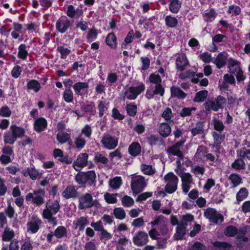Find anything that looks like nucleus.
Instances as JSON below:
<instances>
[{"label":"nucleus","instance_id":"f257e3e1","mask_svg":"<svg viewBox=\"0 0 250 250\" xmlns=\"http://www.w3.org/2000/svg\"><path fill=\"white\" fill-rule=\"evenodd\" d=\"M74 177L75 181L82 187H91L95 186L96 183V174L94 170L87 171H78Z\"/></svg>","mask_w":250,"mask_h":250},{"label":"nucleus","instance_id":"f03ea898","mask_svg":"<svg viewBox=\"0 0 250 250\" xmlns=\"http://www.w3.org/2000/svg\"><path fill=\"white\" fill-rule=\"evenodd\" d=\"M44 190L40 188L34 190L32 193H28L25 196V200L27 203L31 202L37 207H40L44 203Z\"/></svg>","mask_w":250,"mask_h":250},{"label":"nucleus","instance_id":"7ed1b4c3","mask_svg":"<svg viewBox=\"0 0 250 250\" xmlns=\"http://www.w3.org/2000/svg\"><path fill=\"white\" fill-rule=\"evenodd\" d=\"M74 21L70 20L65 16L61 17L56 23V31L62 34L71 30L73 26Z\"/></svg>","mask_w":250,"mask_h":250},{"label":"nucleus","instance_id":"20e7f679","mask_svg":"<svg viewBox=\"0 0 250 250\" xmlns=\"http://www.w3.org/2000/svg\"><path fill=\"white\" fill-rule=\"evenodd\" d=\"M145 85L143 83L137 86H130L125 91L122 99L125 100L126 98L130 100H135L138 96L145 90Z\"/></svg>","mask_w":250,"mask_h":250},{"label":"nucleus","instance_id":"39448f33","mask_svg":"<svg viewBox=\"0 0 250 250\" xmlns=\"http://www.w3.org/2000/svg\"><path fill=\"white\" fill-rule=\"evenodd\" d=\"M205 217L211 222L216 224H221L224 221V216L218 213L215 208H208L204 212Z\"/></svg>","mask_w":250,"mask_h":250},{"label":"nucleus","instance_id":"423d86ee","mask_svg":"<svg viewBox=\"0 0 250 250\" xmlns=\"http://www.w3.org/2000/svg\"><path fill=\"white\" fill-rule=\"evenodd\" d=\"M101 143L104 148L108 150H112L117 146L118 140L115 136H112L109 134H104Z\"/></svg>","mask_w":250,"mask_h":250},{"label":"nucleus","instance_id":"0eeeda50","mask_svg":"<svg viewBox=\"0 0 250 250\" xmlns=\"http://www.w3.org/2000/svg\"><path fill=\"white\" fill-rule=\"evenodd\" d=\"M78 208L80 209H84L92 207L97 200H93V197L90 193H86L79 198Z\"/></svg>","mask_w":250,"mask_h":250},{"label":"nucleus","instance_id":"6e6552de","mask_svg":"<svg viewBox=\"0 0 250 250\" xmlns=\"http://www.w3.org/2000/svg\"><path fill=\"white\" fill-rule=\"evenodd\" d=\"M146 186L145 179L142 176H139L133 179L131 183V189L135 193L141 192L145 189Z\"/></svg>","mask_w":250,"mask_h":250},{"label":"nucleus","instance_id":"1a4fd4ad","mask_svg":"<svg viewBox=\"0 0 250 250\" xmlns=\"http://www.w3.org/2000/svg\"><path fill=\"white\" fill-rule=\"evenodd\" d=\"M88 155L86 153H82L78 155L76 160H75L72 165L73 168L77 171L80 170L79 168H83L88 165Z\"/></svg>","mask_w":250,"mask_h":250},{"label":"nucleus","instance_id":"9d476101","mask_svg":"<svg viewBox=\"0 0 250 250\" xmlns=\"http://www.w3.org/2000/svg\"><path fill=\"white\" fill-rule=\"evenodd\" d=\"M42 224V221L37 216L33 215L32 217L31 220L27 223V230L28 232L32 234L37 233Z\"/></svg>","mask_w":250,"mask_h":250},{"label":"nucleus","instance_id":"9b49d317","mask_svg":"<svg viewBox=\"0 0 250 250\" xmlns=\"http://www.w3.org/2000/svg\"><path fill=\"white\" fill-rule=\"evenodd\" d=\"M148 241L147 234L143 231H139L135 233L133 238V242L137 246H143L146 244Z\"/></svg>","mask_w":250,"mask_h":250},{"label":"nucleus","instance_id":"f8f14e48","mask_svg":"<svg viewBox=\"0 0 250 250\" xmlns=\"http://www.w3.org/2000/svg\"><path fill=\"white\" fill-rule=\"evenodd\" d=\"M72 87L76 95L83 97L87 93L89 85L86 82H78L73 84Z\"/></svg>","mask_w":250,"mask_h":250},{"label":"nucleus","instance_id":"ddd939ff","mask_svg":"<svg viewBox=\"0 0 250 250\" xmlns=\"http://www.w3.org/2000/svg\"><path fill=\"white\" fill-rule=\"evenodd\" d=\"M49 202L50 200H48L46 202L45 208L43 209L42 214H47L48 212L52 213V214H56L59 211L60 206L58 200H54L51 204H50Z\"/></svg>","mask_w":250,"mask_h":250},{"label":"nucleus","instance_id":"4468645a","mask_svg":"<svg viewBox=\"0 0 250 250\" xmlns=\"http://www.w3.org/2000/svg\"><path fill=\"white\" fill-rule=\"evenodd\" d=\"M47 121L44 117H39L35 119L34 124V130L38 132L41 133L44 131L47 127Z\"/></svg>","mask_w":250,"mask_h":250},{"label":"nucleus","instance_id":"2eb2a0df","mask_svg":"<svg viewBox=\"0 0 250 250\" xmlns=\"http://www.w3.org/2000/svg\"><path fill=\"white\" fill-rule=\"evenodd\" d=\"M62 195L63 197L66 199H75L78 197L79 193L74 186L69 185L62 192Z\"/></svg>","mask_w":250,"mask_h":250},{"label":"nucleus","instance_id":"dca6fc26","mask_svg":"<svg viewBox=\"0 0 250 250\" xmlns=\"http://www.w3.org/2000/svg\"><path fill=\"white\" fill-rule=\"evenodd\" d=\"M83 11L82 9L77 8H75L72 5H69L67 7L66 14L67 17L74 19H78L83 15Z\"/></svg>","mask_w":250,"mask_h":250},{"label":"nucleus","instance_id":"f3484780","mask_svg":"<svg viewBox=\"0 0 250 250\" xmlns=\"http://www.w3.org/2000/svg\"><path fill=\"white\" fill-rule=\"evenodd\" d=\"M170 92L171 98H177L179 100H183L187 96V94L176 85L171 86Z\"/></svg>","mask_w":250,"mask_h":250},{"label":"nucleus","instance_id":"a211bd4d","mask_svg":"<svg viewBox=\"0 0 250 250\" xmlns=\"http://www.w3.org/2000/svg\"><path fill=\"white\" fill-rule=\"evenodd\" d=\"M176 69L180 71H183L186 67L189 65V62L185 54L179 55L176 59Z\"/></svg>","mask_w":250,"mask_h":250},{"label":"nucleus","instance_id":"6ab92c4d","mask_svg":"<svg viewBox=\"0 0 250 250\" xmlns=\"http://www.w3.org/2000/svg\"><path fill=\"white\" fill-rule=\"evenodd\" d=\"M212 101V110L218 111L219 109H223L227 104L226 98L221 95L218 96L214 101Z\"/></svg>","mask_w":250,"mask_h":250},{"label":"nucleus","instance_id":"aec40b11","mask_svg":"<svg viewBox=\"0 0 250 250\" xmlns=\"http://www.w3.org/2000/svg\"><path fill=\"white\" fill-rule=\"evenodd\" d=\"M142 147L140 144L137 142L131 143L128 148V152L130 155L135 157L141 154Z\"/></svg>","mask_w":250,"mask_h":250},{"label":"nucleus","instance_id":"412c9836","mask_svg":"<svg viewBox=\"0 0 250 250\" xmlns=\"http://www.w3.org/2000/svg\"><path fill=\"white\" fill-rule=\"evenodd\" d=\"M186 225L180 223L176 228V232L174 235V238L176 240H181L185 238L186 233Z\"/></svg>","mask_w":250,"mask_h":250},{"label":"nucleus","instance_id":"4be33fe9","mask_svg":"<svg viewBox=\"0 0 250 250\" xmlns=\"http://www.w3.org/2000/svg\"><path fill=\"white\" fill-rule=\"evenodd\" d=\"M105 42L111 49H115L117 47V38L113 32L107 34Z\"/></svg>","mask_w":250,"mask_h":250},{"label":"nucleus","instance_id":"5701e85b","mask_svg":"<svg viewBox=\"0 0 250 250\" xmlns=\"http://www.w3.org/2000/svg\"><path fill=\"white\" fill-rule=\"evenodd\" d=\"M21 174L24 177L29 176L32 180H35L39 175V172L38 169H36L35 167L33 166L32 167H28L27 169L22 170Z\"/></svg>","mask_w":250,"mask_h":250},{"label":"nucleus","instance_id":"b1692460","mask_svg":"<svg viewBox=\"0 0 250 250\" xmlns=\"http://www.w3.org/2000/svg\"><path fill=\"white\" fill-rule=\"evenodd\" d=\"M225 54L223 52L219 53L216 58L214 63L218 69L223 68L226 64L228 59Z\"/></svg>","mask_w":250,"mask_h":250},{"label":"nucleus","instance_id":"393cba45","mask_svg":"<svg viewBox=\"0 0 250 250\" xmlns=\"http://www.w3.org/2000/svg\"><path fill=\"white\" fill-rule=\"evenodd\" d=\"M10 130L16 136L17 139L21 138L25 135V130L23 127L18 126L16 125H12L10 127Z\"/></svg>","mask_w":250,"mask_h":250},{"label":"nucleus","instance_id":"a878e982","mask_svg":"<svg viewBox=\"0 0 250 250\" xmlns=\"http://www.w3.org/2000/svg\"><path fill=\"white\" fill-rule=\"evenodd\" d=\"M171 132V127L167 123H162L161 124L159 133L163 137L166 138L168 137Z\"/></svg>","mask_w":250,"mask_h":250},{"label":"nucleus","instance_id":"bb28decb","mask_svg":"<svg viewBox=\"0 0 250 250\" xmlns=\"http://www.w3.org/2000/svg\"><path fill=\"white\" fill-rule=\"evenodd\" d=\"M28 55V52L26 44L24 43L21 44L18 47V58L22 60H25Z\"/></svg>","mask_w":250,"mask_h":250},{"label":"nucleus","instance_id":"cd10ccee","mask_svg":"<svg viewBox=\"0 0 250 250\" xmlns=\"http://www.w3.org/2000/svg\"><path fill=\"white\" fill-rule=\"evenodd\" d=\"M70 135L65 131H59L57 135L56 139L61 144H64L70 140Z\"/></svg>","mask_w":250,"mask_h":250},{"label":"nucleus","instance_id":"c85d7f7f","mask_svg":"<svg viewBox=\"0 0 250 250\" xmlns=\"http://www.w3.org/2000/svg\"><path fill=\"white\" fill-rule=\"evenodd\" d=\"M27 88L28 90H32L35 93L38 92L41 88V85L40 82L36 80H31L27 82Z\"/></svg>","mask_w":250,"mask_h":250},{"label":"nucleus","instance_id":"c756f323","mask_svg":"<svg viewBox=\"0 0 250 250\" xmlns=\"http://www.w3.org/2000/svg\"><path fill=\"white\" fill-rule=\"evenodd\" d=\"M16 136L9 129L5 132L3 135V141L5 144L13 145L16 141Z\"/></svg>","mask_w":250,"mask_h":250},{"label":"nucleus","instance_id":"7c9ffc66","mask_svg":"<svg viewBox=\"0 0 250 250\" xmlns=\"http://www.w3.org/2000/svg\"><path fill=\"white\" fill-rule=\"evenodd\" d=\"M169 10L172 13L177 14L181 7V2L179 0H169Z\"/></svg>","mask_w":250,"mask_h":250},{"label":"nucleus","instance_id":"2f4dec72","mask_svg":"<svg viewBox=\"0 0 250 250\" xmlns=\"http://www.w3.org/2000/svg\"><path fill=\"white\" fill-rule=\"evenodd\" d=\"M165 24L167 27L174 28L178 23V20L171 15H167L165 18Z\"/></svg>","mask_w":250,"mask_h":250},{"label":"nucleus","instance_id":"473e14b6","mask_svg":"<svg viewBox=\"0 0 250 250\" xmlns=\"http://www.w3.org/2000/svg\"><path fill=\"white\" fill-rule=\"evenodd\" d=\"M229 180L231 182L233 187H236L242 183L240 175L237 173L231 174L229 177Z\"/></svg>","mask_w":250,"mask_h":250},{"label":"nucleus","instance_id":"72a5a7b5","mask_svg":"<svg viewBox=\"0 0 250 250\" xmlns=\"http://www.w3.org/2000/svg\"><path fill=\"white\" fill-rule=\"evenodd\" d=\"M208 92L206 90H201L195 94V96L193 101L194 102H203L207 97Z\"/></svg>","mask_w":250,"mask_h":250},{"label":"nucleus","instance_id":"f704fd0d","mask_svg":"<svg viewBox=\"0 0 250 250\" xmlns=\"http://www.w3.org/2000/svg\"><path fill=\"white\" fill-rule=\"evenodd\" d=\"M236 73V78L238 82L244 81L246 79V76L244 74V72L240 66L235 67L233 71H230L231 74H234Z\"/></svg>","mask_w":250,"mask_h":250},{"label":"nucleus","instance_id":"c9c22d12","mask_svg":"<svg viewBox=\"0 0 250 250\" xmlns=\"http://www.w3.org/2000/svg\"><path fill=\"white\" fill-rule=\"evenodd\" d=\"M213 128L216 131L221 133L225 129V125L219 119L214 118L212 120Z\"/></svg>","mask_w":250,"mask_h":250},{"label":"nucleus","instance_id":"e433bc0d","mask_svg":"<svg viewBox=\"0 0 250 250\" xmlns=\"http://www.w3.org/2000/svg\"><path fill=\"white\" fill-rule=\"evenodd\" d=\"M231 166L234 169L241 170L245 168L246 164L244 160L242 158H238L231 164Z\"/></svg>","mask_w":250,"mask_h":250},{"label":"nucleus","instance_id":"4c0bfd02","mask_svg":"<svg viewBox=\"0 0 250 250\" xmlns=\"http://www.w3.org/2000/svg\"><path fill=\"white\" fill-rule=\"evenodd\" d=\"M14 236V232L9 228L6 227L2 235V240L5 242L10 241Z\"/></svg>","mask_w":250,"mask_h":250},{"label":"nucleus","instance_id":"58836bf2","mask_svg":"<svg viewBox=\"0 0 250 250\" xmlns=\"http://www.w3.org/2000/svg\"><path fill=\"white\" fill-rule=\"evenodd\" d=\"M63 100L67 103H71L73 102L74 94L71 89H65L62 94Z\"/></svg>","mask_w":250,"mask_h":250},{"label":"nucleus","instance_id":"ea45409f","mask_svg":"<svg viewBox=\"0 0 250 250\" xmlns=\"http://www.w3.org/2000/svg\"><path fill=\"white\" fill-rule=\"evenodd\" d=\"M249 195V191L246 188H242L236 193V198L238 202H240L247 198Z\"/></svg>","mask_w":250,"mask_h":250},{"label":"nucleus","instance_id":"a19ab883","mask_svg":"<svg viewBox=\"0 0 250 250\" xmlns=\"http://www.w3.org/2000/svg\"><path fill=\"white\" fill-rule=\"evenodd\" d=\"M125 109L128 115L130 117H134L137 112V106L134 103L127 104Z\"/></svg>","mask_w":250,"mask_h":250},{"label":"nucleus","instance_id":"79ce46f5","mask_svg":"<svg viewBox=\"0 0 250 250\" xmlns=\"http://www.w3.org/2000/svg\"><path fill=\"white\" fill-rule=\"evenodd\" d=\"M204 125L203 123L202 122H198L197 123V126L193 127L191 130V133L193 136L198 134H201L204 132Z\"/></svg>","mask_w":250,"mask_h":250},{"label":"nucleus","instance_id":"37998d69","mask_svg":"<svg viewBox=\"0 0 250 250\" xmlns=\"http://www.w3.org/2000/svg\"><path fill=\"white\" fill-rule=\"evenodd\" d=\"M238 229L232 225L228 226L225 231L224 233L226 236L228 237H234L238 233Z\"/></svg>","mask_w":250,"mask_h":250},{"label":"nucleus","instance_id":"c03bdc74","mask_svg":"<svg viewBox=\"0 0 250 250\" xmlns=\"http://www.w3.org/2000/svg\"><path fill=\"white\" fill-rule=\"evenodd\" d=\"M89 224V221L87 218L85 217H80L78 219L75 225L79 227L80 231L83 230L85 227L88 225Z\"/></svg>","mask_w":250,"mask_h":250},{"label":"nucleus","instance_id":"a18cd8bd","mask_svg":"<svg viewBox=\"0 0 250 250\" xmlns=\"http://www.w3.org/2000/svg\"><path fill=\"white\" fill-rule=\"evenodd\" d=\"M67 230L64 226L58 227L54 231V235L57 238H61L66 235Z\"/></svg>","mask_w":250,"mask_h":250},{"label":"nucleus","instance_id":"49530a36","mask_svg":"<svg viewBox=\"0 0 250 250\" xmlns=\"http://www.w3.org/2000/svg\"><path fill=\"white\" fill-rule=\"evenodd\" d=\"M105 101H98V109L99 110V117H102L104 114L105 112L108 110V107L105 105Z\"/></svg>","mask_w":250,"mask_h":250},{"label":"nucleus","instance_id":"de8ad7c7","mask_svg":"<svg viewBox=\"0 0 250 250\" xmlns=\"http://www.w3.org/2000/svg\"><path fill=\"white\" fill-rule=\"evenodd\" d=\"M122 184V180L121 177H115L109 181V186L113 189H117Z\"/></svg>","mask_w":250,"mask_h":250},{"label":"nucleus","instance_id":"09e8293b","mask_svg":"<svg viewBox=\"0 0 250 250\" xmlns=\"http://www.w3.org/2000/svg\"><path fill=\"white\" fill-rule=\"evenodd\" d=\"M57 52L61 54V58L65 59L71 53V50L63 46H59L57 48Z\"/></svg>","mask_w":250,"mask_h":250},{"label":"nucleus","instance_id":"8fccbe9b","mask_svg":"<svg viewBox=\"0 0 250 250\" xmlns=\"http://www.w3.org/2000/svg\"><path fill=\"white\" fill-rule=\"evenodd\" d=\"M164 180L167 183H178L179 181L178 177L172 172L165 175Z\"/></svg>","mask_w":250,"mask_h":250},{"label":"nucleus","instance_id":"3c124183","mask_svg":"<svg viewBox=\"0 0 250 250\" xmlns=\"http://www.w3.org/2000/svg\"><path fill=\"white\" fill-rule=\"evenodd\" d=\"M213 245L215 248H223L224 250H229L232 247V245L228 242L218 241L214 242Z\"/></svg>","mask_w":250,"mask_h":250},{"label":"nucleus","instance_id":"603ef678","mask_svg":"<svg viewBox=\"0 0 250 250\" xmlns=\"http://www.w3.org/2000/svg\"><path fill=\"white\" fill-rule=\"evenodd\" d=\"M203 17L205 21L207 22L212 21L216 17V13L214 9L213 8L210 9L209 12L206 13L203 15Z\"/></svg>","mask_w":250,"mask_h":250},{"label":"nucleus","instance_id":"864d4df0","mask_svg":"<svg viewBox=\"0 0 250 250\" xmlns=\"http://www.w3.org/2000/svg\"><path fill=\"white\" fill-rule=\"evenodd\" d=\"M114 215L116 219L123 220L125 217V210L122 208H117L114 209Z\"/></svg>","mask_w":250,"mask_h":250},{"label":"nucleus","instance_id":"5fc2aeb1","mask_svg":"<svg viewBox=\"0 0 250 250\" xmlns=\"http://www.w3.org/2000/svg\"><path fill=\"white\" fill-rule=\"evenodd\" d=\"M175 171L181 177L182 183L191 184L192 182V177L189 173H184L180 175L178 170H175Z\"/></svg>","mask_w":250,"mask_h":250},{"label":"nucleus","instance_id":"6e6d98bb","mask_svg":"<svg viewBox=\"0 0 250 250\" xmlns=\"http://www.w3.org/2000/svg\"><path fill=\"white\" fill-rule=\"evenodd\" d=\"M54 215L48 212L47 214H42V216L44 219L47 220L49 223L52 224L53 226H56L58 224V221L57 218L53 216Z\"/></svg>","mask_w":250,"mask_h":250},{"label":"nucleus","instance_id":"4d7b16f0","mask_svg":"<svg viewBox=\"0 0 250 250\" xmlns=\"http://www.w3.org/2000/svg\"><path fill=\"white\" fill-rule=\"evenodd\" d=\"M122 204L125 207H130L134 204V200L132 197L126 195L123 197Z\"/></svg>","mask_w":250,"mask_h":250},{"label":"nucleus","instance_id":"13d9d810","mask_svg":"<svg viewBox=\"0 0 250 250\" xmlns=\"http://www.w3.org/2000/svg\"><path fill=\"white\" fill-rule=\"evenodd\" d=\"M149 81L150 83L154 84L155 85L162 83V79L160 76L154 73H152L149 75Z\"/></svg>","mask_w":250,"mask_h":250},{"label":"nucleus","instance_id":"bf43d9fd","mask_svg":"<svg viewBox=\"0 0 250 250\" xmlns=\"http://www.w3.org/2000/svg\"><path fill=\"white\" fill-rule=\"evenodd\" d=\"M178 183H167L165 187L166 192L171 194L174 193L177 189Z\"/></svg>","mask_w":250,"mask_h":250},{"label":"nucleus","instance_id":"052dcab7","mask_svg":"<svg viewBox=\"0 0 250 250\" xmlns=\"http://www.w3.org/2000/svg\"><path fill=\"white\" fill-rule=\"evenodd\" d=\"M22 72V68L18 65H15L11 70V75L15 79H17L20 77Z\"/></svg>","mask_w":250,"mask_h":250},{"label":"nucleus","instance_id":"680f3d73","mask_svg":"<svg viewBox=\"0 0 250 250\" xmlns=\"http://www.w3.org/2000/svg\"><path fill=\"white\" fill-rule=\"evenodd\" d=\"M153 91L155 95H159L160 97H163L165 95V89L161 83L155 85Z\"/></svg>","mask_w":250,"mask_h":250},{"label":"nucleus","instance_id":"e2e57ef3","mask_svg":"<svg viewBox=\"0 0 250 250\" xmlns=\"http://www.w3.org/2000/svg\"><path fill=\"white\" fill-rule=\"evenodd\" d=\"M98 37L97 30L95 28H92L88 31L86 38L88 41H93L95 40Z\"/></svg>","mask_w":250,"mask_h":250},{"label":"nucleus","instance_id":"0e129e2a","mask_svg":"<svg viewBox=\"0 0 250 250\" xmlns=\"http://www.w3.org/2000/svg\"><path fill=\"white\" fill-rule=\"evenodd\" d=\"M140 60L142 64L141 70L143 71L146 70L150 66V59L148 57H141Z\"/></svg>","mask_w":250,"mask_h":250},{"label":"nucleus","instance_id":"69168bd1","mask_svg":"<svg viewBox=\"0 0 250 250\" xmlns=\"http://www.w3.org/2000/svg\"><path fill=\"white\" fill-rule=\"evenodd\" d=\"M118 77V75L116 73L110 72L108 74L106 82L108 83L109 85H111L117 82Z\"/></svg>","mask_w":250,"mask_h":250},{"label":"nucleus","instance_id":"338daca9","mask_svg":"<svg viewBox=\"0 0 250 250\" xmlns=\"http://www.w3.org/2000/svg\"><path fill=\"white\" fill-rule=\"evenodd\" d=\"M58 161L62 164L69 165L73 162V159L72 157H70L67 154L64 155L63 153L61 158H58Z\"/></svg>","mask_w":250,"mask_h":250},{"label":"nucleus","instance_id":"774afa93","mask_svg":"<svg viewBox=\"0 0 250 250\" xmlns=\"http://www.w3.org/2000/svg\"><path fill=\"white\" fill-rule=\"evenodd\" d=\"M86 144V141L84 138L78 137L75 140V147L82 149H83Z\"/></svg>","mask_w":250,"mask_h":250}]
</instances>
